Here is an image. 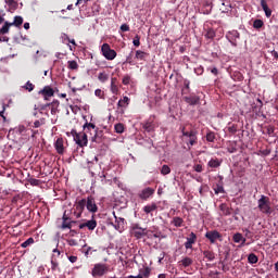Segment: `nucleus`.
<instances>
[{
  "instance_id": "obj_24",
  "label": "nucleus",
  "mask_w": 278,
  "mask_h": 278,
  "mask_svg": "<svg viewBox=\"0 0 278 278\" xmlns=\"http://www.w3.org/2000/svg\"><path fill=\"white\" fill-rule=\"evenodd\" d=\"M85 207H86V199H81L76 203L77 212H80V213L84 212Z\"/></svg>"
},
{
  "instance_id": "obj_64",
  "label": "nucleus",
  "mask_w": 278,
  "mask_h": 278,
  "mask_svg": "<svg viewBox=\"0 0 278 278\" xmlns=\"http://www.w3.org/2000/svg\"><path fill=\"white\" fill-rule=\"evenodd\" d=\"M275 270H276V273H278V262L275 263Z\"/></svg>"
},
{
  "instance_id": "obj_19",
  "label": "nucleus",
  "mask_w": 278,
  "mask_h": 278,
  "mask_svg": "<svg viewBox=\"0 0 278 278\" xmlns=\"http://www.w3.org/2000/svg\"><path fill=\"white\" fill-rule=\"evenodd\" d=\"M220 164H223L222 160L211 159L207 163V166H210V168H218Z\"/></svg>"
},
{
  "instance_id": "obj_13",
  "label": "nucleus",
  "mask_w": 278,
  "mask_h": 278,
  "mask_svg": "<svg viewBox=\"0 0 278 278\" xmlns=\"http://www.w3.org/2000/svg\"><path fill=\"white\" fill-rule=\"evenodd\" d=\"M113 216L115 218L116 224H112V226L114 227V229H116V231H121V227H123V225H125V218L117 217L115 212H113Z\"/></svg>"
},
{
  "instance_id": "obj_58",
  "label": "nucleus",
  "mask_w": 278,
  "mask_h": 278,
  "mask_svg": "<svg viewBox=\"0 0 278 278\" xmlns=\"http://www.w3.org/2000/svg\"><path fill=\"white\" fill-rule=\"evenodd\" d=\"M211 73H212L213 75H218V68L213 67V68L211 70Z\"/></svg>"
},
{
  "instance_id": "obj_53",
  "label": "nucleus",
  "mask_w": 278,
  "mask_h": 278,
  "mask_svg": "<svg viewBox=\"0 0 278 278\" xmlns=\"http://www.w3.org/2000/svg\"><path fill=\"white\" fill-rule=\"evenodd\" d=\"M121 30H122V31H129V25H127V24H122Z\"/></svg>"
},
{
  "instance_id": "obj_48",
  "label": "nucleus",
  "mask_w": 278,
  "mask_h": 278,
  "mask_svg": "<svg viewBox=\"0 0 278 278\" xmlns=\"http://www.w3.org/2000/svg\"><path fill=\"white\" fill-rule=\"evenodd\" d=\"M63 37L65 38V40H68V42L71 45H73L74 47H77V43L75 42V39L68 38V35H66V34H63Z\"/></svg>"
},
{
  "instance_id": "obj_55",
  "label": "nucleus",
  "mask_w": 278,
  "mask_h": 278,
  "mask_svg": "<svg viewBox=\"0 0 278 278\" xmlns=\"http://www.w3.org/2000/svg\"><path fill=\"white\" fill-rule=\"evenodd\" d=\"M68 261L71 264H75V262H77V256H68Z\"/></svg>"
},
{
  "instance_id": "obj_32",
  "label": "nucleus",
  "mask_w": 278,
  "mask_h": 278,
  "mask_svg": "<svg viewBox=\"0 0 278 278\" xmlns=\"http://www.w3.org/2000/svg\"><path fill=\"white\" fill-rule=\"evenodd\" d=\"M203 255H204V257H206V260H208V262H214V260L216 258L214 253L210 252V251H204Z\"/></svg>"
},
{
  "instance_id": "obj_29",
  "label": "nucleus",
  "mask_w": 278,
  "mask_h": 278,
  "mask_svg": "<svg viewBox=\"0 0 278 278\" xmlns=\"http://www.w3.org/2000/svg\"><path fill=\"white\" fill-rule=\"evenodd\" d=\"M115 81H116V78H112V80H111V92L113 94H118V86H116Z\"/></svg>"
},
{
  "instance_id": "obj_4",
  "label": "nucleus",
  "mask_w": 278,
  "mask_h": 278,
  "mask_svg": "<svg viewBox=\"0 0 278 278\" xmlns=\"http://www.w3.org/2000/svg\"><path fill=\"white\" fill-rule=\"evenodd\" d=\"M131 235L137 238V240H140V238H144V236H148V238H151V235H149V231H147V228L139 227L138 224H135L131 226Z\"/></svg>"
},
{
  "instance_id": "obj_8",
  "label": "nucleus",
  "mask_w": 278,
  "mask_h": 278,
  "mask_svg": "<svg viewBox=\"0 0 278 278\" xmlns=\"http://www.w3.org/2000/svg\"><path fill=\"white\" fill-rule=\"evenodd\" d=\"M226 38L232 47H238V40H240V33H238V30H230L226 34Z\"/></svg>"
},
{
  "instance_id": "obj_47",
  "label": "nucleus",
  "mask_w": 278,
  "mask_h": 278,
  "mask_svg": "<svg viewBox=\"0 0 278 278\" xmlns=\"http://www.w3.org/2000/svg\"><path fill=\"white\" fill-rule=\"evenodd\" d=\"M215 138H216V137L214 136L213 132H208V134L206 135V140H207V142H214Z\"/></svg>"
},
{
  "instance_id": "obj_22",
  "label": "nucleus",
  "mask_w": 278,
  "mask_h": 278,
  "mask_svg": "<svg viewBox=\"0 0 278 278\" xmlns=\"http://www.w3.org/2000/svg\"><path fill=\"white\" fill-rule=\"evenodd\" d=\"M10 27H12V24L9 22H4L3 26L0 28V35L5 36L10 31Z\"/></svg>"
},
{
  "instance_id": "obj_45",
  "label": "nucleus",
  "mask_w": 278,
  "mask_h": 278,
  "mask_svg": "<svg viewBox=\"0 0 278 278\" xmlns=\"http://www.w3.org/2000/svg\"><path fill=\"white\" fill-rule=\"evenodd\" d=\"M41 125H45V118L37 119L34 122L35 129H38V127H40Z\"/></svg>"
},
{
  "instance_id": "obj_44",
  "label": "nucleus",
  "mask_w": 278,
  "mask_h": 278,
  "mask_svg": "<svg viewBox=\"0 0 278 278\" xmlns=\"http://www.w3.org/2000/svg\"><path fill=\"white\" fill-rule=\"evenodd\" d=\"M130 81H131V76L126 75L123 77L122 84H124V86H129Z\"/></svg>"
},
{
  "instance_id": "obj_27",
  "label": "nucleus",
  "mask_w": 278,
  "mask_h": 278,
  "mask_svg": "<svg viewBox=\"0 0 278 278\" xmlns=\"http://www.w3.org/2000/svg\"><path fill=\"white\" fill-rule=\"evenodd\" d=\"M12 26L14 27H21L23 25V17L22 16H15L14 21L11 23Z\"/></svg>"
},
{
  "instance_id": "obj_57",
  "label": "nucleus",
  "mask_w": 278,
  "mask_h": 278,
  "mask_svg": "<svg viewBox=\"0 0 278 278\" xmlns=\"http://www.w3.org/2000/svg\"><path fill=\"white\" fill-rule=\"evenodd\" d=\"M3 112H5V104L2 105V111H0V116H2L3 119L5 121V117L3 116Z\"/></svg>"
},
{
  "instance_id": "obj_12",
  "label": "nucleus",
  "mask_w": 278,
  "mask_h": 278,
  "mask_svg": "<svg viewBox=\"0 0 278 278\" xmlns=\"http://www.w3.org/2000/svg\"><path fill=\"white\" fill-rule=\"evenodd\" d=\"M155 189L148 187L140 192L139 197L146 201V199H149V197H153Z\"/></svg>"
},
{
  "instance_id": "obj_60",
  "label": "nucleus",
  "mask_w": 278,
  "mask_h": 278,
  "mask_svg": "<svg viewBox=\"0 0 278 278\" xmlns=\"http://www.w3.org/2000/svg\"><path fill=\"white\" fill-rule=\"evenodd\" d=\"M150 236H151V238H160V232H156V233L150 235Z\"/></svg>"
},
{
  "instance_id": "obj_9",
  "label": "nucleus",
  "mask_w": 278,
  "mask_h": 278,
  "mask_svg": "<svg viewBox=\"0 0 278 278\" xmlns=\"http://www.w3.org/2000/svg\"><path fill=\"white\" fill-rule=\"evenodd\" d=\"M86 207L88 212H91L92 214H96L99 210V207H97V202H94V198H88L86 200Z\"/></svg>"
},
{
  "instance_id": "obj_30",
  "label": "nucleus",
  "mask_w": 278,
  "mask_h": 278,
  "mask_svg": "<svg viewBox=\"0 0 278 278\" xmlns=\"http://www.w3.org/2000/svg\"><path fill=\"white\" fill-rule=\"evenodd\" d=\"M98 79H99V81H101V84H105V81H108V79H110V75L102 72L98 75Z\"/></svg>"
},
{
  "instance_id": "obj_63",
  "label": "nucleus",
  "mask_w": 278,
  "mask_h": 278,
  "mask_svg": "<svg viewBox=\"0 0 278 278\" xmlns=\"http://www.w3.org/2000/svg\"><path fill=\"white\" fill-rule=\"evenodd\" d=\"M157 278H166V274H160Z\"/></svg>"
},
{
  "instance_id": "obj_7",
  "label": "nucleus",
  "mask_w": 278,
  "mask_h": 278,
  "mask_svg": "<svg viewBox=\"0 0 278 278\" xmlns=\"http://www.w3.org/2000/svg\"><path fill=\"white\" fill-rule=\"evenodd\" d=\"M205 238L210 240L211 244H215L216 240H219V242H223V235L218 232V230H211L205 233Z\"/></svg>"
},
{
  "instance_id": "obj_42",
  "label": "nucleus",
  "mask_w": 278,
  "mask_h": 278,
  "mask_svg": "<svg viewBox=\"0 0 278 278\" xmlns=\"http://www.w3.org/2000/svg\"><path fill=\"white\" fill-rule=\"evenodd\" d=\"M94 94L98 97V99H105V92L101 89H96Z\"/></svg>"
},
{
  "instance_id": "obj_2",
  "label": "nucleus",
  "mask_w": 278,
  "mask_h": 278,
  "mask_svg": "<svg viewBox=\"0 0 278 278\" xmlns=\"http://www.w3.org/2000/svg\"><path fill=\"white\" fill-rule=\"evenodd\" d=\"M71 136H73L74 141L78 147H88V135H86V132H77V130L72 129Z\"/></svg>"
},
{
  "instance_id": "obj_62",
  "label": "nucleus",
  "mask_w": 278,
  "mask_h": 278,
  "mask_svg": "<svg viewBox=\"0 0 278 278\" xmlns=\"http://www.w3.org/2000/svg\"><path fill=\"white\" fill-rule=\"evenodd\" d=\"M53 253H56V255L60 256V250L54 249V250H53Z\"/></svg>"
},
{
  "instance_id": "obj_1",
  "label": "nucleus",
  "mask_w": 278,
  "mask_h": 278,
  "mask_svg": "<svg viewBox=\"0 0 278 278\" xmlns=\"http://www.w3.org/2000/svg\"><path fill=\"white\" fill-rule=\"evenodd\" d=\"M258 210L262 214H273V208L270 207V199L266 195H261V199L257 201Z\"/></svg>"
},
{
  "instance_id": "obj_49",
  "label": "nucleus",
  "mask_w": 278,
  "mask_h": 278,
  "mask_svg": "<svg viewBox=\"0 0 278 278\" xmlns=\"http://www.w3.org/2000/svg\"><path fill=\"white\" fill-rule=\"evenodd\" d=\"M194 170L195 173H203V165L201 164L194 165Z\"/></svg>"
},
{
  "instance_id": "obj_15",
  "label": "nucleus",
  "mask_w": 278,
  "mask_h": 278,
  "mask_svg": "<svg viewBox=\"0 0 278 278\" xmlns=\"http://www.w3.org/2000/svg\"><path fill=\"white\" fill-rule=\"evenodd\" d=\"M54 148H55L56 152L60 155H62V153H64V139L58 138L55 143H54Z\"/></svg>"
},
{
  "instance_id": "obj_38",
  "label": "nucleus",
  "mask_w": 278,
  "mask_h": 278,
  "mask_svg": "<svg viewBox=\"0 0 278 278\" xmlns=\"http://www.w3.org/2000/svg\"><path fill=\"white\" fill-rule=\"evenodd\" d=\"M181 264L185 268H188V266H191L192 264V258L190 257H185L181 260Z\"/></svg>"
},
{
  "instance_id": "obj_40",
  "label": "nucleus",
  "mask_w": 278,
  "mask_h": 278,
  "mask_svg": "<svg viewBox=\"0 0 278 278\" xmlns=\"http://www.w3.org/2000/svg\"><path fill=\"white\" fill-rule=\"evenodd\" d=\"M161 175H170V167L168 165H163L161 168Z\"/></svg>"
},
{
  "instance_id": "obj_41",
  "label": "nucleus",
  "mask_w": 278,
  "mask_h": 278,
  "mask_svg": "<svg viewBox=\"0 0 278 278\" xmlns=\"http://www.w3.org/2000/svg\"><path fill=\"white\" fill-rule=\"evenodd\" d=\"M143 129H144L146 131H153V123H151V122H146V123L143 124Z\"/></svg>"
},
{
  "instance_id": "obj_36",
  "label": "nucleus",
  "mask_w": 278,
  "mask_h": 278,
  "mask_svg": "<svg viewBox=\"0 0 278 278\" xmlns=\"http://www.w3.org/2000/svg\"><path fill=\"white\" fill-rule=\"evenodd\" d=\"M222 5V12H229V10H231V3L229 1L223 2Z\"/></svg>"
},
{
  "instance_id": "obj_3",
  "label": "nucleus",
  "mask_w": 278,
  "mask_h": 278,
  "mask_svg": "<svg viewBox=\"0 0 278 278\" xmlns=\"http://www.w3.org/2000/svg\"><path fill=\"white\" fill-rule=\"evenodd\" d=\"M106 273H110V265L103 263L96 264L91 270L92 277H103Z\"/></svg>"
},
{
  "instance_id": "obj_59",
  "label": "nucleus",
  "mask_w": 278,
  "mask_h": 278,
  "mask_svg": "<svg viewBox=\"0 0 278 278\" xmlns=\"http://www.w3.org/2000/svg\"><path fill=\"white\" fill-rule=\"evenodd\" d=\"M127 278H142V275H137V276H128Z\"/></svg>"
},
{
  "instance_id": "obj_6",
  "label": "nucleus",
  "mask_w": 278,
  "mask_h": 278,
  "mask_svg": "<svg viewBox=\"0 0 278 278\" xmlns=\"http://www.w3.org/2000/svg\"><path fill=\"white\" fill-rule=\"evenodd\" d=\"M182 140L187 142V144H190V147H194V143L197 142V132L182 130Z\"/></svg>"
},
{
  "instance_id": "obj_54",
  "label": "nucleus",
  "mask_w": 278,
  "mask_h": 278,
  "mask_svg": "<svg viewBox=\"0 0 278 278\" xmlns=\"http://www.w3.org/2000/svg\"><path fill=\"white\" fill-rule=\"evenodd\" d=\"M132 45H134L135 47H140V38L137 37V39H134Z\"/></svg>"
},
{
  "instance_id": "obj_61",
  "label": "nucleus",
  "mask_w": 278,
  "mask_h": 278,
  "mask_svg": "<svg viewBox=\"0 0 278 278\" xmlns=\"http://www.w3.org/2000/svg\"><path fill=\"white\" fill-rule=\"evenodd\" d=\"M24 29H29V23H24Z\"/></svg>"
},
{
  "instance_id": "obj_39",
  "label": "nucleus",
  "mask_w": 278,
  "mask_h": 278,
  "mask_svg": "<svg viewBox=\"0 0 278 278\" xmlns=\"http://www.w3.org/2000/svg\"><path fill=\"white\" fill-rule=\"evenodd\" d=\"M30 244H34V238H28L26 241H24L21 244L22 249H27V247H30Z\"/></svg>"
},
{
  "instance_id": "obj_31",
  "label": "nucleus",
  "mask_w": 278,
  "mask_h": 278,
  "mask_svg": "<svg viewBox=\"0 0 278 278\" xmlns=\"http://www.w3.org/2000/svg\"><path fill=\"white\" fill-rule=\"evenodd\" d=\"M117 105L119 108H125V105H129V97L125 96L122 100L118 101Z\"/></svg>"
},
{
  "instance_id": "obj_26",
  "label": "nucleus",
  "mask_w": 278,
  "mask_h": 278,
  "mask_svg": "<svg viewBox=\"0 0 278 278\" xmlns=\"http://www.w3.org/2000/svg\"><path fill=\"white\" fill-rule=\"evenodd\" d=\"M71 227H72L71 222H68V218L66 217V214H64L61 229H71Z\"/></svg>"
},
{
  "instance_id": "obj_11",
  "label": "nucleus",
  "mask_w": 278,
  "mask_h": 278,
  "mask_svg": "<svg viewBox=\"0 0 278 278\" xmlns=\"http://www.w3.org/2000/svg\"><path fill=\"white\" fill-rule=\"evenodd\" d=\"M83 129H84L85 131H90L91 129H93L94 136L92 137V141L94 142V140H97V131H99V128H97V125L87 122V123H85V125L83 126Z\"/></svg>"
},
{
  "instance_id": "obj_16",
  "label": "nucleus",
  "mask_w": 278,
  "mask_h": 278,
  "mask_svg": "<svg viewBox=\"0 0 278 278\" xmlns=\"http://www.w3.org/2000/svg\"><path fill=\"white\" fill-rule=\"evenodd\" d=\"M232 240H233V242H236V244H240V242H241V247H244V244L247 242V238H244L242 236V233H240V232L235 233L232 237Z\"/></svg>"
},
{
  "instance_id": "obj_33",
  "label": "nucleus",
  "mask_w": 278,
  "mask_h": 278,
  "mask_svg": "<svg viewBox=\"0 0 278 278\" xmlns=\"http://www.w3.org/2000/svg\"><path fill=\"white\" fill-rule=\"evenodd\" d=\"M248 262L249 264H257L258 262L257 255H255L254 253L249 254Z\"/></svg>"
},
{
  "instance_id": "obj_35",
  "label": "nucleus",
  "mask_w": 278,
  "mask_h": 278,
  "mask_svg": "<svg viewBox=\"0 0 278 278\" xmlns=\"http://www.w3.org/2000/svg\"><path fill=\"white\" fill-rule=\"evenodd\" d=\"M173 225L174 227H181V225H184V219L181 217H174Z\"/></svg>"
},
{
  "instance_id": "obj_28",
  "label": "nucleus",
  "mask_w": 278,
  "mask_h": 278,
  "mask_svg": "<svg viewBox=\"0 0 278 278\" xmlns=\"http://www.w3.org/2000/svg\"><path fill=\"white\" fill-rule=\"evenodd\" d=\"M148 55H149V54H148L147 52L141 51V50H137L135 58H136L137 60H146V58H147Z\"/></svg>"
},
{
  "instance_id": "obj_51",
  "label": "nucleus",
  "mask_w": 278,
  "mask_h": 278,
  "mask_svg": "<svg viewBox=\"0 0 278 278\" xmlns=\"http://www.w3.org/2000/svg\"><path fill=\"white\" fill-rule=\"evenodd\" d=\"M89 255H92V248L88 247L85 251V257H88Z\"/></svg>"
},
{
  "instance_id": "obj_46",
  "label": "nucleus",
  "mask_w": 278,
  "mask_h": 278,
  "mask_svg": "<svg viewBox=\"0 0 278 278\" xmlns=\"http://www.w3.org/2000/svg\"><path fill=\"white\" fill-rule=\"evenodd\" d=\"M35 86L30 81H27L24 86L25 90H28V92H31L34 90Z\"/></svg>"
},
{
  "instance_id": "obj_50",
  "label": "nucleus",
  "mask_w": 278,
  "mask_h": 278,
  "mask_svg": "<svg viewBox=\"0 0 278 278\" xmlns=\"http://www.w3.org/2000/svg\"><path fill=\"white\" fill-rule=\"evenodd\" d=\"M225 192V189L223 188V186H218L216 189H215V194H220Z\"/></svg>"
},
{
  "instance_id": "obj_52",
  "label": "nucleus",
  "mask_w": 278,
  "mask_h": 278,
  "mask_svg": "<svg viewBox=\"0 0 278 278\" xmlns=\"http://www.w3.org/2000/svg\"><path fill=\"white\" fill-rule=\"evenodd\" d=\"M4 3H7V5H14V3H18V0H4Z\"/></svg>"
},
{
  "instance_id": "obj_43",
  "label": "nucleus",
  "mask_w": 278,
  "mask_h": 278,
  "mask_svg": "<svg viewBox=\"0 0 278 278\" xmlns=\"http://www.w3.org/2000/svg\"><path fill=\"white\" fill-rule=\"evenodd\" d=\"M150 275H151V268L150 267H144V269L141 274V277L142 278H144V277L148 278V277H150Z\"/></svg>"
},
{
  "instance_id": "obj_21",
  "label": "nucleus",
  "mask_w": 278,
  "mask_h": 278,
  "mask_svg": "<svg viewBox=\"0 0 278 278\" xmlns=\"http://www.w3.org/2000/svg\"><path fill=\"white\" fill-rule=\"evenodd\" d=\"M155 210H157V204L152 203V204H148L143 207V212L146 214H151V212H155Z\"/></svg>"
},
{
  "instance_id": "obj_17",
  "label": "nucleus",
  "mask_w": 278,
  "mask_h": 278,
  "mask_svg": "<svg viewBox=\"0 0 278 278\" xmlns=\"http://www.w3.org/2000/svg\"><path fill=\"white\" fill-rule=\"evenodd\" d=\"M197 242V235L194 232L190 233V237L187 238V242L185 243L186 249H192V245Z\"/></svg>"
},
{
  "instance_id": "obj_18",
  "label": "nucleus",
  "mask_w": 278,
  "mask_h": 278,
  "mask_svg": "<svg viewBox=\"0 0 278 278\" xmlns=\"http://www.w3.org/2000/svg\"><path fill=\"white\" fill-rule=\"evenodd\" d=\"M261 7L263 8V11L265 12L267 18H270V16H273V10L268 8L266 0H261Z\"/></svg>"
},
{
  "instance_id": "obj_56",
  "label": "nucleus",
  "mask_w": 278,
  "mask_h": 278,
  "mask_svg": "<svg viewBox=\"0 0 278 278\" xmlns=\"http://www.w3.org/2000/svg\"><path fill=\"white\" fill-rule=\"evenodd\" d=\"M51 114H58V106L51 105Z\"/></svg>"
},
{
  "instance_id": "obj_14",
  "label": "nucleus",
  "mask_w": 278,
  "mask_h": 278,
  "mask_svg": "<svg viewBox=\"0 0 278 278\" xmlns=\"http://www.w3.org/2000/svg\"><path fill=\"white\" fill-rule=\"evenodd\" d=\"M184 101H186V103H188L189 105H199L201 98H199L198 96L185 97Z\"/></svg>"
},
{
  "instance_id": "obj_25",
  "label": "nucleus",
  "mask_w": 278,
  "mask_h": 278,
  "mask_svg": "<svg viewBox=\"0 0 278 278\" xmlns=\"http://www.w3.org/2000/svg\"><path fill=\"white\" fill-rule=\"evenodd\" d=\"M67 68H70V71H77V68H79V64H77V61L75 60L68 61Z\"/></svg>"
},
{
  "instance_id": "obj_10",
  "label": "nucleus",
  "mask_w": 278,
  "mask_h": 278,
  "mask_svg": "<svg viewBox=\"0 0 278 278\" xmlns=\"http://www.w3.org/2000/svg\"><path fill=\"white\" fill-rule=\"evenodd\" d=\"M85 227H87V229H89V231H94V229H97V220L89 219L85 223L79 224V229H85Z\"/></svg>"
},
{
  "instance_id": "obj_20",
  "label": "nucleus",
  "mask_w": 278,
  "mask_h": 278,
  "mask_svg": "<svg viewBox=\"0 0 278 278\" xmlns=\"http://www.w3.org/2000/svg\"><path fill=\"white\" fill-rule=\"evenodd\" d=\"M219 210H220L223 216H231V210L227 206L226 203H222L219 205Z\"/></svg>"
},
{
  "instance_id": "obj_23",
  "label": "nucleus",
  "mask_w": 278,
  "mask_h": 278,
  "mask_svg": "<svg viewBox=\"0 0 278 278\" xmlns=\"http://www.w3.org/2000/svg\"><path fill=\"white\" fill-rule=\"evenodd\" d=\"M40 92H41V94L45 96V97H53V94L55 93V92L53 91V88H51V87H46V88H43Z\"/></svg>"
},
{
  "instance_id": "obj_37",
  "label": "nucleus",
  "mask_w": 278,
  "mask_h": 278,
  "mask_svg": "<svg viewBox=\"0 0 278 278\" xmlns=\"http://www.w3.org/2000/svg\"><path fill=\"white\" fill-rule=\"evenodd\" d=\"M264 27V22L262 20H255L253 23L254 29H262Z\"/></svg>"
},
{
  "instance_id": "obj_34",
  "label": "nucleus",
  "mask_w": 278,
  "mask_h": 278,
  "mask_svg": "<svg viewBox=\"0 0 278 278\" xmlns=\"http://www.w3.org/2000/svg\"><path fill=\"white\" fill-rule=\"evenodd\" d=\"M114 129L116 134H123V131H125V125L122 123L115 124Z\"/></svg>"
},
{
  "instance_id": "obj_5",
  "label": "nucleus",
  "mask_w": 278,
  "mask_h": 278,
  "mask_svg": "<svg viewBox=\"0 0 278 278\" xmlns=\"http://www.w3.org/2000/svg\"><path fill=\"white\" fill-rule=\"evenodd\" d=\"M101 53L105 60H115L116 51L112 49L108 43H103L101 47Z\"/></svg>"
}]
</instances>
